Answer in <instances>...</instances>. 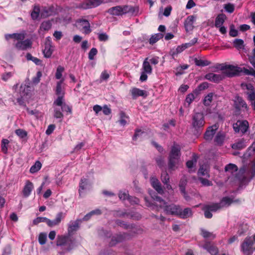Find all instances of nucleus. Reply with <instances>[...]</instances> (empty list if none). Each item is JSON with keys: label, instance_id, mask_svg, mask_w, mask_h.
Returning a JSON list of instances; mask_svg holds the SVG:
<instances>
[{"label": "nucleus", "instance_id": "1", "mask_svg": "<svg viewBox=\"0 0 255 255\" xmlns=\"http://www.w3.org/2000/svg\"><path fill=\"white\" fill-rule=\"evenodd\" d=\"M81 222V219H77L74 222H70L68 229V235L58 236L56 245L61 247L62 251L59 253L61 255L70 252L76 247L75 239L71 237V234L78 229Z\"/></svg>", "mask_w": 255, "mask_h": 255}, {"label": "nucleus", "instance_id": "2", "mask_svg": "<svg viewBox=\"0 0 255 255\" xmlns=\"http://www.w3.org/2000/svg\"><path fill=\"white\" fill-rule=\"evenodd\" d=\"M152 199L144 197L145 205L151 210L159 211L163 208L166 214L178 216L180 213V206L175 204L167 205V203L162 198L155 195L150 193Z\"/></svg>", "mask_w": 255, "mask_h": 255}, {"label": "nucleus", "instance_id": "3", "mask_svg": "<svg viewBox=\"0 0 255 255\" xmlns=\"http://www.w3.org/2000/svg\"><path fill=\"white\" fill-rule=\"evenodd\" d=\"M63 82L64 79H62L57 83L55 93L58 96V97L54 101L53 106L61 107L62 112L71 114H72V108L67 105L64 101L65 92L64 89L62 87V84Z\"/></svg>", "mask_w": 255, "mask_h": 255}, {"label": "nucleus", "instance_id": "4", "mask_svg": "<svg viewBox=\"0 0 255 255\" xmlns=\"http://www.w3.org/2000/svg\"><path fill=\"white\" fill-rule=\"evenodd\" d=\"M180 149V146L176 144H174L171 147L168 157V167L169 169L174 170L179 165L181 155Z\"/></svg>", "mask_w": 255, "mask_h": 255}, {"label": "nucleus", "instance_id": "5", "mask_svg": "<svg viewBox=\"0 0 255 255\" xmlns=\"http://www.w3.org/2000/svg\"><path fill=\"white\" fill-rule=\"evenodd\" d=\"M205 124V118L203 113H196L192 115L191 128L196 134H200Z\"/></svg>", "mask_w": 255, "mask_h": 255}, {"label": "nucleus", "instance_id": "6", "mask_svg": "<svg viewBox=\"0 0 255 255\" xmlns=\"http://www.w3.org/2000/svg\"><path fill=\"white\" fill-rule=\"evenodd\" d=\"M216 68H220L221 70H225V74L229 77L238 75L240 73L242 72V68L231 65L224 66L223 64H219L216 66Z\"/></svg>", "mask_w": 255, "mask_h": 255}, {"label": "nucleus", "instance_id": "7", "mask_svg": "<svg viewBox=\"0 0 255 255\" xmlns=\"http://www.w3.org/2000/svg\"><path fill=\"white\" fill-rule=\"evenodd\" d=\"M147 59L146 58L142 64V71L139 78L141 82L145 81L147 79V74H150L152 73V68Z\"/></svg>", "mask_w": 255, "mask_h": 255}, {"label": "nucleus", "instance_id": "8", "mask_svg": "<svg viewBox=\"0 0 255 255\" xmlns=\"http://www.w3.org/2000/svg\"><path fill=\"white\" fill-rule=\"evenodd\" d=\"M233 128L236 132H246L249 128V123L246 120L238 121L233 125Z\"/></svg>", "mask_w": 255, "mask_h": 255}, {"label": "nucleus", "instance_id": "9", "mask_svg": "<svg viewBox=\"0 0 255 255\" xmlns=\"http://www.w3.org/2000/svg\"><path fill=\"white\" fill-rule=\"evenodd\" d=\"M241 87L243 89H246L247 98L249 101L255 100V89L251 84H242Z\"/></svg>", "mask_w": 255, "mask_h": 255}, {"label": "nucleus", "instance_id": "10", "mask_svg": "<svg viewBox=\"0 0 255 255\" xmlns=\"http://www.w3.org/2000/svg\"><path fill=\"white\" fill-rule=\"evenodd\" d=\"M127 6L126 5L124 7L117 6L109 8L108 11L110 14L112 15H122L127 13Z\"/></svg>", "mask_w": 255, "mask_h": 255}, {"label": "nucleus", "instance_id": "11", "mask_svg": "<svg viewBox=\"0 0 255 255\" xmlns=\"http://www.w3.org/2000/svg\"><path fill=\"white\" fill-rule=\"evenodd\" d=\"M32 42L30 39H27L24 40L18 41L15 44V47L18 50H24L27 48H31Z\"/></svg>", "mask_w": 255, "mask_h": 255}, {"label": "nucleus", "instance_id": "12", "mask_svg": "<svg viewBox=\"0 0 255 255\" xmlns=\"http://www.w3.org/2000/svg\"><path fill=\"white\" fill-rule=\"evenodd\" d=\"M218 128V126L216 124L208 127L204 134V138L206 140H212Z\"/></svg>", "mask_w": 255, "mask_h": 255}, {"label": "nucleus", "instance_id": "13", "mask_svg": "<svg viewBox=\"0 0 255 255\" xmlns=\"http://www.w3.org/2000/svg\"><path fill=\"white\" fill-rule=\"evenodd\" d=\"M103 0H88L83 2L81 7L84 9H88L96 7L103 2Z\"/></svg>", "mask_w": 255, "mask_h": 255}, {"label": "nucleus", "instance_id": "14", "mask_svg": "<svg viewBox=\"0 0 255 255\" xmlns=\"http://www.w3.org/2000/svg\"><path fill=\"white\" fill-rule=\"evenodd\" d=\"M223 74H217L213 73L207 74L205 78L206 79L214 83H218L224 78Z\"/></svg>", "mask_w": 255, "mask_h": 255}, {"label": "nucleus", "instance_id": "15", "mask_svg": "<svg viewBox=\"0 0 255 255\" xmlns=\"http://www.w3.org/2000/svg\"><path fill=\"white\" fill-rule=\"evenodd\" d=\"M235 106L236 109L239 110L247 111L248 106L245 101L241 97H238L235 101Z\"/></svg>", "mask_w": 255, "mask_h": 255}, {"label": "nucleus", "instance_id": "16", "mask_svg": "<svg viewBox=\"0 0 255 255\" xmlns=\"http://www.w3.org/2000/svg\"><path fill=\"white\" fill-rule=\"evenodd\" d=\"M150 183L153 188L159 193L162 194L163 193V190L161 187V185L158 180L154 177L150 178Z\"/></svg>", "mask_w": 255, "mask_h": 255}, {"label": "nucleus", "instance_id": "17", "mask_svg": "<svg viewBox=\"0 0 255 255\" xmlns=\"http://www.w3.org/2000/svg\"><path fill=\"white\" fill-rule=\"evenodd\" d=\"M195 20V17L193 15L188 16L184 22V26L186 31H190L193 30L194 28L193 23Z\"/></svg>", "mask_w": 255, "mask_h": 255}, {"label": "nucleus", "instance_id": "18", "mask_svg": "<svg viewBox=\"0 0 255 255\" xmlns=\"http://www.w3.org/2000/svg\"><path fill=\"white\" fill-rule=\"evenodd\" d=\"M253 246V242L250 238H246L242 245V249L245 254L248 253L251 250Z\"/></svg>", "mask_w": 255, "mask_h": 255}, {"label": "nucleus", "instance_id": "19", "mask_svg": "<svg viewBox=\"0 0 255 255\" xmlns=\"http://www.w3.org/2000/svg\"><path fill=\"white\" fill-rule=\"evenodd\" d=\"M142 232V229L137 226L132 224L128 225V236H134L136 234H141Z\"/></svg>", "mask_w": 255, "mask_h": 255}, {"label": "nucleus", "instance_id": "20", "mask_svg": "<svg viewBox=\"0 0 255 255\" xmlns=\"http://www.w3.org/2000/svg\"><path fill=\"white\" fill-rule=\"evenodd\" d=\"M33 185L32 183L29 180L26 182L25 185L23 188L22 193L25 197H28L31 194V191L33 189Z\"/></svg>", "mask_w": 255, "mask_h": 255}, {"label": "nucleus", "instance_id": "21", "mask_svg": "<svg viewBox=\"0 0 255 255\" xmlns=\"http://www.w3.org/2000/svg\"><path fill=\"white\" fill-rule=\"evenodd\" d=\"M130 91L133 98L134 99L139 96L146 97L147 96V94L146 91L138 88H133Z\"/></svg>", "mask_w": 255, "mask_h": 255}, {"label": "nucleus", "instance_id": "22", "mask_svg": "<svg viewBox=\"0 0 255 255\" xmlns=\"http://www.w3.org/2000/svg\"><path fill=\"white\" fill-rule=\"evenodd\" d=\"M79 24L82 27V30H84V32L87 34L91 32L90 28V25L89 21L87 20H81L79 21Z\"/></svg>", "mask_w": 255, "mask_h": 255}, {"label": "nucleus", "instance_id": "23", "mask_svg": "<svg viewBox=\"0 0 255 255\" xmlns=\"http://www.w3.org/2000/svg\"><path fill=\"white\" fill-rule=\"evenodd\" d=\"M161 179L162 182L166 185V187L168 190L172 189L171 186L169 184V176L166 172L162 173Z\"/></svg>", "mask_w": 255, "mask_h": 255}, {"label": "nucleus", "instance_id": "24", "mask_svg": "<svg viewBox=\"0 0 255 255\" xmlns=\"http://www.w3.org/2000/svg\"><path fill=\"white\" fill-rule=\"evenodd\" d=\"M89 185L88 180L85 178H82L80 181L79 192L80 196H82L83 191L87 188L88 185Z\"/></svg>", "mask_w": 255, "mask_h": 255}, {"label": "nucleus", "instance_id": "25", "mask_svg": "<svg viewBox=\"0 0 255 255\" xmlns=\"http://www.w3.org/2000/svg\"><path fill=\"white\" fill-rule=\"evenodd\" d=\"M203 248L212 255H216L218 253V249L215 246H211L209 243H206Z\"/></svg>", "mask_w": 255, "mask_h": 255}, {"label": "nucleus", "instance_id": "26", "mask_svg": "<svg viewBox=\"0 0 255 255\" xmlns=\"http://www.w3.org/2000/svg\"><path fill=\"white\" fill-rule=\"evenodd\" d=\"M209 166L207 164L201 165L198 170V173L200 176H205L207 177H209Z\"/></svg>", "mask_w": 255, "mask_h": 255}, {"label": "nucleus", "instance_id": "27", "mask_svg": "<svg viewBox=\"0 0 255 255\" xmlns=\"http://www.w3.org/2000/svg\"><path fill=\"white\" fill-rule=\"evenodd\" d=\"M192 215V211L191 209L187 208L182 211V209H180V213L178 214V216L181 218L185 219L187 218Z\"/></svg>", "mask_w": 255, "mask_h": 255}, {"label": "nucleus", "instance_id": "28", "mask_svg": "<svg viewBox=\"0 0 255 255\" xmlns=\"http://www.w3.org/2000/svg\"><path fill=\"white\" fill-rule=\"evenodd\" d=\"M226 18V16L224 14H219L215 19V25L216 27H219L222 26L224 21L225 19Z\"/></svg>", "mask_w": 255, "mask_h": 255}, {"label": "nucleus", "instance_id": "29", "mask_svg": "<svg viewBox=\"0 0 255 255\" xmlns=\"http://www.w3.org/2000/svg\"><path fill=\"white\" fill-rule=\"evenodd\" d=\"M124 240V237L123 235H120L115 237H113L109 245L110 246L113 247L115 246L118 243L122 242Z\"/></svg>", "mask_w": 255, "mask_h": 255}, {"label": "nucleus", "instance_id": "30", "mask_svg": "<svg viewBox=\"0 0 255 255\" xmlns=\"http://www.w3.org/2000/svg\"><path fill=\"white\" fill-rule=\"evenodd\" d=\"M163 34L161 33H158L152 35L149 39V42L150 44H153L159 40L163 38Z\"/></svg>", "mask_w": 255, "mask_h": 255}, {"label": "nucleus", "instance_id": "31", "mask_svg": "<svg viewBox=\"0 0 255 255\" xmlns=\"http://www.w3.org/2000/svg\"><path fill=\"white\" fill-rule=\"evenodd\" d=\"M225 139V134L222 132H219L216 134L215 138V142L218 145H221L224 142Z\"/></svg>", "mask_w": 255, "mask_h": 255}, {"label": "nucleus", "instance_id": "32", "mask_svg": "<svg viewBox=\"0 0 255 255\" xmlns=\"http://www.w3.org/2000/svg\"><path fill=\"white\" fill-rule=\"evenodd\" d=\"M233 200L228 197H224L219 203L221 208L228 207L232 203Z\"/></svg>", "mask_w": 255, "mask_h": 255}, {"label": "nucleus", "instance_id": "33", "mask_svg": "<svg viewBox=\"0 0 255 255\" xmlns=\"http://www.w3.org/2000/svg\"><path fill=\"white\" fill-rule=\"evenodd\" d=\"M51 8L44 7L40 12L41 17L42 18L47 17L52 14Z\"/></svg>", "mask_w": 255, "mask_h": 255}, {"label": "nucleus", "instance_id": "34", "mask_svg": "<svg viewBox=\"0 0 255 255\" xmlns=\"http://www.w3.org/2000/svg\"><path fill=\"white\" fill-rule=\"evenodd\" d=\"M26 58L27 60L33 61L37 65H41L42 64V61L41 60L32 56L30 53H27L26 55Z\"/></svg>", "mask_w": 255, "mask_h": 255}, {"label": "nucleus", "instance_id": "35", "mask_svg": "<svg viewBox=\"0 0 255 255\" xmlns=\"http://www.w3.org/2000/svg\"><path fill=\"white\" fill-rule=\"evenodd\" d=\"M139 13L138 7L136 6H130L128 7V15L136 16Z\"/></svg>", "mask_w": 255, "mask_h": 255}, {"label": "nucleus", "instance_id": "36", "mask_svg": "<svg viewBox=\"0 0 255 255\" xmlns=\"http://www.w3.org/2000/svg\"><path fill=\"white\" fill-rule=\"evenodd\" d=\"M195 63L198 66L204 67L208 66L211 64V62L208 60H204L202 59H195Z\"/></svg>", "mask_w": 255, "mask_h": 255}, {"label": "nucleus", "instance_id": "37", "mask_svg": "<svg viewBox=\"0 0 255 255\" xmlns=\"http://www.w3.org/2000/svg\"><path fill=\"white\" fill-rule=\"evenodd\" d=\"M245 156L248 157L255 156V142L253 143L248 148L245 154Z\"/></svg>", "mask_w": 255, "mask_h": 255}, {"label": "nucleus", "instance_id": "38", "mask_svg": "<svg viewBox=\"0 0 255 255\" xmlns=\"http://www.w3.org/2000/svg\"><path fill=\"white\" fill-rule=\"evenodd\" d=\"M201 235L204 238L213 239L215 238V235L204 229H201Z\"/></svg>", "mask_w": 255, "mask_h": 255}, {"label": "nucleus", "instance_id": "39", "mask_svg": "<svg viewBox=\"0 0 255 255\" xmlns=\"http://www.w3.org/2000/svg\"><path fill=\"white\" fill-rule=\"evenodd\" d=\"M41 165L42 164L40 161H36L35 164L31 167L30 169V172L31 173H34L37 172L41 168Z\"/></svg>", "mask_w": 255, "mask_h": 255}, {"label": "nucleus", "instance_id": "40", "mask_svg": "<svg viewBox=\"0 0 255 255\" xmlns=\"http://www.w3.org/2000/svg\"><path fill=\"white\" fill-rule=\"evenodd\" d=\"M206 208L210 210L212 212H216L219 209H222L219 203H213L210 205H206Z\"/></svg>", "mask_w": 255, "mask_h": 255}, {"label": "nucleus", "instance_id": "41", "mask_svg": "<svg viewBox=\"0 0 255 255\" xmlns=\"http://www.w3.org/2000/svg\"><path fill=\"white\" fill-rule=\"evenodd\" d=\"M40 12L39 6L35 5L33 7V11L31 13V16L33 19H36L39 16Z\"/></svg>", "mask_w": 255, "mask_h": 255}, {"label": "nucleus", "instance_id": "42", "mask_svg": "<svg viewBox=\"0 0 255 255\" xmlns=\"http://www.w3.org/2000/svg\"><path fill=\"white\" fill-rule=\"evenodd\" d=\"M187 184V180L185 177L181 179L179 183L180 190L182 194H185V186Z\"/></svg>", "mask_w": 255, "mask_h": 255}, {"label": "nucleus", "instance_id": "43", "mask_svg": "<svg viewBox=\"0 0 255 255\" xmlns=\"http://www.w3.org/2000/svg\"><path fill=\"white\" fill-rule=\"evenodd\" d=\"M244 43V41L241 39H236L233 42L234 46L238 49H243Z\"/></svg>", "mask_w": 255, "mask_h": 255}, {"label": "nucleus", "instance_id": "44", "mask_svg": "<svg viewBox=\"0 0 255 255\" xmlns=\"http://www.w3.org/2000/svg\"><path fill=\"white\" fill-rule=\"evenodd\" d=\"M213 94L212 93L208 94L204 98V104L206 106H209L213 101Z\"/></svg>", "mask_w": 255, "mask_h": 255}, {"label": "nucleus", "instance_id": "45", "mask_svg": "<svg viewBox=\"0 0 255 255\" xmlns=\"http://www.w3.org/2000/svg\"><path fill=\"white\" fill-rule=\"evenodd\" d=\"M53 116L55 118L60 119V122L62 121V119L63 118L64 115L61 111H60V109L57 108H54V115Z\"/></svg>", "mask_w": 255, "mask_h": 255}, {"label": "nucleus", "instance_id": "46", "mask_svg": "<svg viewBox=\"0 0 255 255\" xmlns=\"http://www.w3.org/2000/svg\"><path fill=\"white\" fill-rule=\"evenodd\" d=\"M30 87L26 85H21L20 87V91L21 95L24 96L27 95L30 91Z\"/></svg>", "mask_w": 255, "mask_h": 255}, {"label": "nucleus", "instance_id": "47", "mask_svg": "<svg viewBox=\"0 0 255 255\" xmlns=\"http://www.w3.org/2000/svg\"><path fill=\"white\" fill-rule=\"evenodd\" d=\"M53 51V49L52 47H45L43 50L44 56L46 58H49L51 57Z\"/></svg>", "mask_w": 255, "mask_h": 255}, {"label": "nucleus", "instance_id": "48", "mask_svg": "<svg viewBox=\"0 0 255 255\" xmlns=\"http://www.w3.org/2000/svg\"><path fill=\"white\" fill-rule=\"evenodd\" d=\"M52 24L50 21H43L40 26V29L47 31L51 28Z\"/></svg>", "mask_w": 255, "mask_h": 255}, {"label": "nucleus", "instance_id": "49", "mask_svg": "<svg viewBox=\"0 0 255 255\" xmlns=\"http://www.w3.org/2000/svg\"><path fill=\"white\" fill-rule=\"evenodd\" d=\"M225 170L226 171H230L233 173L238 170V167L235 164L230 163L225 166Z\"/></svg>", "mask_w": 255, "mask_h": 255}, {"label": "nucleus", "instance_id": "50", "mask_svg": "<svg viewBox=\"0 0 255 255\" xmlns=\"http://www.w3.org/2000/svg\"><path fill=\"white\" fill-rule=\"evenodd\" d=\"M248 175L250 179L253 178L255 176V162L251 165L250 170L248 172Z\"/></svg>", "mask_w": 255, "mask_h": 255}, {"label": "nucleus", "instance_id": "51", "mask_svg": "<svg viewBox=\"0 0 255 255\" xmlns=\"http://www.w3.org/2000/svg\"><path fill=\"white\" fill-rule=\"evenodd\" d=\"M64 71V68L61 66H58L56 69L55 77L57 79H60L62 76V73Z\"/></svg>", "mask_w": 255, "mask_h": 255}, {"label": "nucleus", "instance_id": "52", "mask_svg": "<svg viewBox=\"0 0 255 255\" xmlns=\"http://www.w3.org/2000/svg\"><path fill=\"white\" fill-rule=\"evenodd\" d=\"M9 143V140L7 139H3L1 141V151L4 153H6L7 151V145Z\"/></svg>", "mask_w": 255, "mask_h": 255}, {"label": "nucleus", "instance_id": "53", "mask_svg": "<svg viewBox=\"0 0 255 255\" xmlns=\"http://www.w3.org/2000/svg\"><path fill=\"white\" fill-rule=\"evenodd\" d=\"M47 240V235L46 233H41L39 235L38 242L40 245H44L46 243Z\"/></svg>", "mask_w": 255, "mask_h": 255}, {"label": "nucleus", "instance_id": "54", "mask_svg": "<svg viewBox=\"0 0 255 255\" xmlns=\"http://www.w3.org/2000/svg\"><path fill=\"white\" fill-rule=\"evenodd\" d=\"M145 133L143 131H141V130H136L133 136V140H135L138 138L140 139H141L145 135Z\"/></svg>", "mask_w": 255, "mask_h": 255}, {"label": "nucleus", "instance_id": "55", "mask_svg": "<svg viewBox=\"0 0 255 255\" xmlns=\"http://www.w3.org/2000/svg\"><path fill=\"white\" fill-rule=\"evenodd\" d=\"M244 142L242 141H240L234 143L232 145V148L236 149H241L245 147Z\"/></svg>", "mask_w": 255, "mask_h": 255}, {"label": "nucleus", "instance_id": "56", "mask_svg": "<svg viewBox=\"0 0 255 255\" xmlns=\"http://www.w3.org/2000/svg\"><path fill=\"white\" fill-rule=\"evenodd\" d=\"M184 50L185 48L183 45L178 46L175 50H173L171 52V55L172 56H174L176 55H177L178 53L182 52Z\"/></svg>", "mask_w": 255, "mask_h": 255}, {"label": "nucleus", "instance_id": "57", "mask_svg": "<svg viewBox=\"0 0 255 255\" xmlns=\"http://www.w3.org/2000/svg\"><path fill=\"white\" fill-rule=\"evenodd\" d=\"M47 218L46 217H39L35 218L33 221V224L34 225H37L38 224L42 222H47Z\"/></svg>", "mask_w": 255, "mask_h": 255}, {"label": "nucleus", "instance_id": "58", "mask_svg": "<svg viewBox=\"0 0 255 255\" xmlns=\"http://www.w3.org/2000/svg\"><path fill=\"white\" fill-rule=\"evenodd\" d=\"M199 180L200 181V182L202 184V185L204 186H209L212 185V182L209 181L207 179L204 178L203 177H199Z\"/></svg>", "mask_w": 255, "mask_h": 255}, {"label": "nucleus", "instance_id": "59", "mask_svg": "<svg viewBox=\"0 0 255 255\" xmlns=\"http://www.w3.org/2000/svg\"><path fill=\"white\" fill-rule=\"evenodd\" d=\"M15 132L20 138H24L27 136V132L22 129H17Z\"/></svg>", "mask_w": 255, "mask_h": 255}, {"label": "nucleus", "instance_id": "60", "mask_svg": "<svg viewBox=\"0 0 255 255\" xmlns=\"http://www.w3.org/2000/svg\"><path fill=\"white\" fill-rule=\"evenodd\" d=\"M224 8L226 11L229 13H232L235 9L234 5L230 3L225 4Z\"/></svg>", "mask_w": 255, "mask_h": 255}, {"label": "nucleus", "instance_id": "61", "mask_svg": "<svg viewBox=\"0 0 255 255\" xmlns=\"http://www.w3.org/2000/svg\"><path fill=\"white\" fill-rule=\"evenodd\" d=\"M98 51L96 48H92L89 53L88 57L90 60H93L94 56L97 54Z\"/></svg>", "mask_w": 255, "mask_h": 255}, {"label": "nucleus", "instance_id": "62", "mask_svg": "<svg viewBox=\"0 0 255 255\" xmlns=\"http://www.w3.org/2000/svg\"><path fill=\"white\" fill-rule=\"evenodd\" d=\"M195 99V96L193 94H188L185 99V102L188 104V106H189L190 104L194 101Z\"/></svg>", "mask_w": 255, "mask_h": 255}, {"label": "nucleus", "instance_id": "63", "mask_svg": "<svg viewBox=\"0 0 255 255\" xmlns=\"http://www.w3.org/2000/svg\"><path fill=\"white\" fill-rule=\"evenodd\" d=\"M98 38L101 41H106L108 40L109 36L106 33H99Z\"/></svg>", "mask_w": 255, "mask_h": 255}, {"label": "nucleus", "instance_id": "64", "mask_svg": "<svg viewBox=\"0 0 255 255\" xmlns=\"http://www.w3.org/2000/svg\"><path fill=\"white\" fill-rule=\"evenodd\" d=\"M63 218V214L62 212L58 213L57 214L56 218L54 220H55L56 224L57 225L60 223Z\"/></svg>", "mask_w": 255, "mask_h": 255}]
</instances>
